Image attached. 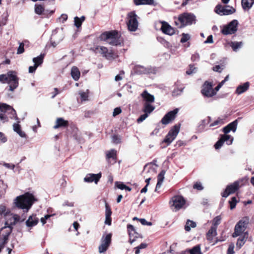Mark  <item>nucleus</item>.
<instances>
[{"label":"nucleus","mask_w":254,"mask_h":254,"mask_svg":"<svg viewBox=\"0 0 254 254\" xmlns=\"http://www.w3.org/2000/svg\"><path fill=\"white\" fill-rule=\"evenodd\" d=\"M106 211L105 216L106 217H111L112 211L111 209L107 203L105 204Z\"/></svg>","instance_id":"8fccbe9b"},{"label":"nucleus","mask_w":254,"mask_h":254,"mask_svg":"<svg viewBox=\"0 0 254 254\" xmlns=\"http://www.w3.org/2000/svg\"><path fill=\"white\" fill-rule=\"evenodd\" d=\"M233 141V137L230 135L227 134L221 135L220 139L216 143L214 146L215 149L220 148L224 143L226 142L228 145H231Z\"/></svg>","instance_id":"2eb2a0df"},{"label":"nucleus","mask_w":254,"mask_h":254,"mask_svg":"<svg viewBox=\"0 0 254 254\" xmlns=\"http://www.w3.org/2000/svg\"><path fill=\"white\" fill-rule=\"evenodd\" d=\"M68 122L64 120L62 118H58L56 122V125L54 126V128L55 129L61 127H65L67 126Z\"/></svg>","instance_id":"a878e982"},{"label":"nucleus","mask_w":254,"mask_h":254,"mask_svg":"<svg viewBox=\"0 0 254 254\" xmlns=\"http://www.w3.org/2000/svg\"><path fill=\"white\" fill-rule=\"evenodd\" d=\"M247 222L245 220H240L235 227V231L232 236L234 238L237 237L242 234L245 231L247 227Z\"/></svg>","instance_id":"4468645a"},{"label":"nucleus","mask_w":254,"mask_h":254,"mask_svg":"<svg viewBox=\"0 0 254 254\" xmlns=\"http://www.w3.org/2000/svg\"><path fill=\"white\" fill-rule=\"evenodd\" d=\"M37 66L34 64V66H30L29 67V73H33L35 72L36 69L37 68Z\"/></svg>","instance_id":"338daca9"},{"label":"nucleus","mask_w":254,"mask_h":254,"mask_svg":"<svg viewBox=\"0 0 254 254\" xmlns=\"http://www.w3.org/2000/svg\"><path fill=\"white\" fill-rule=\"evenodd\" d=\"M195 67H194L192 65H190V69L186 71V73L187 74H191V73L195 72Z\"/></svg>","instance_id":"13d9d810"},{"label":"nucleus","mask_w":254,"mask_h":254,"mask_svg":"<svg viewBox=\"0 0 254 254\" xmlns=\"http://www.w3.org/2000/svg\"><path fill=\"white\" fill-rule=\"evenodd\" d=\"M85 20V17L82 16L80 18L76 16L74 18V25L77 27L79 28L81 26L82 22Z\"/></svg>","instance_id":"58836bf2"},{"label":"nucleus","mask_w":254,"mask_h":254,"mask_svg":"<svg viewBox=\"0 0 254 254\" xmlns=\"http://www.w3.org/2000/svg\"><path fill=\"white\" fill-rule=\"evenodd\" d=\"M186 203V200L182 196H175L172 198L170 201V207L173 211H178L183 208Z\"/></svg>","instance_id":"0eeeda50"},{"label":"nucleus","mask_w":254,"mask_h":254,"mask_svg":"<svg viewBox=\"0 0 254 254\" xmlns=\"http://www.w3.org/2000/svg\"><path fill=\"white\" fill-rule=\"evenodd\" d=\"M180 131V127L178 126H174L169 131L164 142L167 143L168 145L170 144L176 137Z\"/></svg>","instance_id":"f8f14e48"},{"label":"nucleus","mask_w":254,"mask_h":254,"mask_svg":"<svg viewBox=\"0 0 254 254\" xmlns=\"http://www.w3.org/2000/svg\"><path fill=\"white\" fill-rule=\"evenodd\" d=\"M237 202V201L236 198L235 197H233L231 198V200L229 201V203L230 204V209H233L235 207Z\"/></svg>","instance_id":"603ef678"},{"label":"nucleus","mask_w":254,"mask_h":254,"mask_svg":"<svg viewBox=\"0 0 254 254\" xmlns=\"http://www.w3.org/2000/svg\"><path fill=\"white\" fill-rule=\"evenodd\" d=\"M36 201L37 199L33 194L26 192L14 198L13 204L15 207L27 212Z\"/></svg>","instance_id":"f257e3e1"},{"label":"nucleus","mask_w":254,"mask_h":254,"mask_svg":"<svg viewBox=\"0 0 254 254\" xmlns=\"http://www.w3.org/2000/svg\"><path fill=\"white\" fill-rule=\"evenodd\" d=\"M134 71L137 74L147 73L149 72V69L141 65H136L134 68Z\"/></svg>","instance_id":"473e14b6"},{"label":"nucleus","mask_w":254,"mask_h":254,"mask_svg":"<svg viewBox=\"0 0 254 254\" xmlns=\"http://www.w3.org/2000/svg\"><path fill=\"white\" fill-rule=\"evenodd\" d=\"M96 49L98 50L99 52L103 55V57H105V55H106L108 53V51L109 50L106 47L104 46H99Z\"/></svg>","instance_id":"49530a36"},{"label":"nucleus","mask_w":254,"mask_h":254,"mask_svg":"<svg viewBox=\"0 0 254 254\" xmlns=\"http://www.w3.org/2000/svg\"><path fill=\"white\" fill-rule=\"evenodd\" d=\"M254 4V0H242V5L244 10H249Z\"/></svg>","instance_id":"c756f323"},{"label":"nucleus","mask_w":254,"mask_h":254,"mask_svg":"<svg viewBox=\"0 0 254 254\" xmlns=\"http://www.w3.org/2000/svg\"><path fill=\"white\" fill-rule=\"evenodd\" d=\"M155 109V107L152 105L151 103H144L142 111L144 113H146L149 115L151 114Z\"/></svg>","instance_id":"bb28decb"},{"label":"nucleus","mask_w":254,"mask_h":254,"mask_svg":"<svg viewBox=\"0 0 254 254\" xmlns=\"http://www.w3.org/2000/svg\"><path fill=\"white\" fill-rule=\"evenodd\" d=\"M243 45L242 42H231L230 46L233 49V51L236 52L237 50L240 48Z\"/></svg>","instance_id":"79ce46f5"},{"label":"nucleus","mask_w":254,"mask_h":254,"mask_svg":"<svg viewBox=\"0 0 254 254\" xmlns=\"http://www.w3.org/2000/svg\"><path fill=\"white\" fill-rule=\"evenodd\" d=\"M35 12L36 14L38 15H41L42 14H45L44 12V7L43 5L41 4H35Z\"/></svg>","instance_id":"ea45409f"},{"label":"nucleus","mask_w":254,"mask_h":254,"mask_svg":"<svg viewBox=\"0 0 254 254\" xmlns=\"http://www.w3.org/2000/svg\"><path fill=\"white\" fill-rule=\"evenodd\" d=\"M222 123H223V122L221 119H218L216 121H214L213 123L211 124L210 125V127H214L215 126H217L220 124H222Z\"/></svg>","instance_id":"69168bd1"},{"label":"nucleus","mask_w":254,"mask_h":254,"mask_svg":"<svg viewBox=\"0 0 254 254\" xmlns=\"http://www.w3.org/2000/svg\"><path fill=\"white\" fill-rule=\"evenodd\" d=\"M101 177V173H99L97 174H88L84 178V181L86 183L94 182L97 184Z\"/></svg>","instance_id":"6ab92c4d"},{"label":"nucleus","mask_w":254,"mask_h":254,"mask_svg":"<svg viewBox=\"0 0 254 254\" xmlns=\"http://www.w3.org/2000/svg\"><path fill=\"white\" fill-rule=\"evenodd\" d=\"M234 244H231L228 248L227 251V254H234Z\"/></svg>","instance_id":"4d7b16f0"},{"label":"nucleus","mask_w":254,"mask_h":254,"mask_svg":"<svg viewBox=\"0 0 254 254\" xmlns=\"http://www.w3.org/2000/svg\"><path fill=\"white\" fill-rule=\"evenodd\" d=\"M116 186L119 189H120L122 190H125L129 191H130L131 190V189L130 188L127 186L123 183L116 182Z\"/></svg>","instance_id":"37998d69"},{"label":"nucleus","mask_w":254,"mask_h":254,"mask_svg":"<svg viewBox=\"0 0 254 254\" xmlns=\"http://www.w3.org/2000/svg\"><path fill=\"white\" fill-rule=\"evenodd\" d=\"M6 141V137L3 133L0 132V143H5Z\"/></svg>","instance_id":"052dcab7"},{"label":"nucleus","mask_w":254,"mask_h":254,"mask_svg":"<svg viewBox=\"0 0 254 254\" xmlns=\"http://www.w3.org/2000/svg\"><path fill=\"white\" fill-rule=\"evenodd\" d=\"M237 126L238 121L237 120H236L224 127L223 129V132L225 134L228 133L230 131H232L233 132H235L237 129Z\"/></svg>","instance_id":"412c9836"},{"label":"nucleus","mask_w":254,"mask_h":254,"mask_svg":"<svg viewBox=\"0 0 254 254\" xmlns=\"http://www.w3.org/2000/svg\"><path fill=\"white\" fill-rule=\"evenodd\" d=\"M238 22L237 20H233L228 24L224 26L222 30V33L224 35L235 33L237 30Z\"/></svg>","instance_id":"9b49d317"},{"label":"nucleus","mask_w":254,"mask_h":254,"mask_svg":"<svg viewBox=\"0 0 254 254\" xmlns=\"http://www.w3.org/2000/svg\"><path fill=\"white\" fill-rule=\"evenodd\" d=\"M118 57V55L112 50H108V53L105 55V58L108 60H113Z\"/></svg>","instance_id":"c9c22d12"},{"label":"nucleus","mask_w":254,"mask_h":254,"mask_svg":"<svg viewBox=\"0 0 254 254\" xmlns=\"http://www.w3.org/2000/svg\"><path fill=\"white\" fill-rule=\"evenodd\" d=\"M178 112V109H175L173 111L168 112L165 116L162 118L161 123L164 125L168 124L171 121L173 120L176 115Z\"/></svg>","instance_id":"f3484780"},{"label":"nucleus","mask_w":254,"mask_h":254,"mask_svg":"<svg viewBox=\"0 0 254 254\" xmlns=\"http://www.w3.org/2000/svg\"><path fill=\"white\" fill-rule=\"evenodd\" d=\"M147 247V244L145 243H142L138 247L135 248V254H139L140 253V250L145 249Z\"/></svg>","instance_id":"09e8293b"},{"label":"nucleus","mask_w":254,"mask_h":254,"mask_svg":"<svg viewBox=\"0 0 254 254\" xmlns=\"http://www.w3.org/2000/svg\"><path fill=\"white\" fill-rule=\"evenodd\" d=\"M141 97L145 101L144 103H152L154 102V97L153 95L149 94L147 91H144L141 94Z\"/></svg>","instance_id":"5701e85b"},{"label":"nucleus","mask_w":254,"mask_h":254,"mask_svg":"<svg viewBox=\"0 0 254 254\" xmlns=\"http://www.w3.org/2000/svg\"><path fill=\"white\" fill-rule=\"evenodd\" d=\"M52 216V215H46L44 217L41 218V222L43 225H44L46 223V220L48 219Z\"/></svg>","instance_id":"680f3d73"},{"label":"nucleus","mask_w":254,"mask_h":254,"mask_svg":"<svg viewBox=\"0 0 254 254\" xmlns=\"http://www.w3.org/2000/svg\"><path fill=\"white\" fill-rule=\"evenodd\" d=\"M138 220L143 225L151 226L152 225L151 222H147L145 219H139Z\"/></svg>","instance_id":"0e129e2a"},{"label":"nucleus","mask_w":254,"mask_h":254,"mask_svg":"<svg viewBox=\"0 0 254 254\" xmlns=\"http://www.w3.org/2000/svg\"><path fill=\"white\" fill-rule=\"evenodd\" d=\"M137 15L134 11L128 13L127 17V24L130 31H135L138 26Z\"/></svg>","instance_id":"39448f33"},{"label":"nucleus","mask_w":254,"mask_h":254,"mask_svg":"<svg viewBox=\"0 0 254 254\" xmlns=\"http://www.w3.org/2000/svg\"><path fill=\"white\" fill-rule=\"evenodd\" d=\"M79 95L80 96L81 101H85L88 100V90H87L86 92L79 91Z\"/></svg>","instance_id":"a18cd8bd"},{"label":"nucleus","mask_w":254,"mask_h":254,"mask_svg":"<svg viewBox=\"0 0 254 254\" xmlns=\"http://www.w3.org/2000/svg\"><path fill=\"white\" fill-rule=\"evenodd\" d=\"M122 112V110L120 108H116L114 110V112L113 113V116L114 117H115L117 115L120 114Z\"/></svg>","instance_id":"e2e57ef3"},{"label":"nucleus","mask_w":254,"mask_h":254,"mask_svg":"<svg viewBox=\"0 0 254 254\" xmlns=\"http://www.w3.org/2000/svg\"><path fill=\"white\" fill-rule=\"evenodd\" d=\"M217 228L215 227L212 226L210 229L208 231L207 234V239L211 240L217 234L216 233Z\"/></svg>","instance_id":"e433bc0d"},{"label":"nucleus","mask_w":254,"mask_h":254,"mask_svg":"<svg viewBox=\"0 0 254 254\" xmlns=\"http://www.w3.org/2000/svg\"><path fill=\"white\" fill-rule=\"evenodd\" d=\"M10 212V209L7 208L5 205L0 204V215L5 217L9 214Z\"/></svg>","instance_id":"72a5a7b5"},{"label":"nucleus","mask_w":254,"mask_h":254,"mask_svg":"<svg viewBox=\"0 0 254 254\" xmlns=\"http://www.w3.org/2000/svg\"><path fill=\"white\" fill-rule=\"evenodd\" d=\"M250 83L249 82H246L242 84L239 85L236 90V93L238 95H240L245 92H246L249 88Z\"/></svg>","instance_id":"b1692460"},{"label":"nucleus","mask_w":254,"mask_h":254,"mask_svg":"<svg viewBox=\"0 0 254 254\" xmlns=\"http://www.w3.org/2000/svg\"><path fill=\"white\" fill-rule=\"evenodd\" d=\"M71 75L75 81H77L79 79L80 72L77 67L75 66L72 67L71 69Z\"/></svg>","instance_id":"7c9ffc66"},{"label":"nucleus","mask_w":254,"mask_h":254,"mask_svg":"<svg viewBox=\"0 0 254 254\" xmlns=\"http://www.w3.org/2000/svg\"><path fill=\"white\" fill-rule=\"evenodd\" d=\"M221 217L220 216H217L214 218L212 222V226L217 227V226L220 223Z\"/></svg>","instance_id":"de8ad7c7"},{"label":"nucleus","mask_w":254,"mask_h":254,"mask_svg":"<svg viewBox=\"0 0 254 254\" xmlns=\"http://www.w3.org/2000/svg\"><path fill=\"white\" fill-rule=\"evenodd\" d=\"M182 36V37L180 41L182 43L187 42L190 38V35L188 34L183 33Z\"/></svg>","instance_id":"3c124183"},{"label":"nucleus","mask_w":254,"mask_h":254,"mask_svg":"<svg viewBox=\"0 0 254 254\" xmlns=\"http://www.w3.org/2000/svg\"><path fill=\"white\" fill-rule=\"evenodd\" d=\"M195 21V16L191 13H184L179 15L178 21L180 23V27L190 25L194 23Z\"/></svg>","instance_id":"423d86ee"},{"label":"nucleus","mask_w":254,"mask_h":254,"mask_svg":"<svg viewBox=\"0 0 254 254\" xmlns=\"http://www.w3.org/2000/svg\"><path fill=\"white\" fill-rule=\"evenodd\" d=\"M213 85L211 82L205 81L202 86L201 90L202 94L206 97H212L216 95V92L214 91Z\"/></svg>","instance_id":"9d476101"},{"label":"nucleus","mask_w":254,"mask_h":254,"mask_svg":"<svg viewBox=\"0 0 254 254\" xmlns=\"http://www.w3.org/2000/svg\"><path fill=\"white\" fill-rule=\"evenodd\" d=\"M161 30L162 32L169 35H173L175 33V29L165 21H161Z\"/></svg>","instance_id":"a211bd4d"},{"label":"nucleus","mask_w":254,"mask_h":254,"mask_svg":"<svg viewBox=\"0 0 254 254\" xmlns=\"http://www.w3.org/2000/svg\"><path fill=\"white\" fill-rule=\"evenodd\" d=\"M127 228L128 234L130 237L129 242L130 244H132L135 241V240L134 239H132L131 238H138L139 236V234L136 232L134 227L131 224L128 225Z\"/></svg>","instance_id":"aec40b11"},{"label":"nucleus","mask_w":254,"mask_h":254,"mask_svg":"<svg viewBox=\"0 0 254 254\" xmlns=\"http://www.w3.org/2000/svg\"><path fill=\"white\" fill-rule=\"evenodd\" d=\"M101 41H106L108 44L113 46L122 45L123 40L119 36L116 31H107L103 33L99 37Z\"/></svg>","instance_id":"f03ea898"},{"label":"nucleus","mask_w":254,"mask_h":254,"mask_svg":"<svg viewBox=\"0 0 254 254\" xmlns=\"http://www.w3.org/2000/svg\"><path fill=\"white\" fill-rule=\"evenodd\" d=\"M240 182L236 181L227 187L225 191L222 193L223 197H227L230 194L234 193L240 187Z\"/></svg>","instance_id":"dca6fc26"},{"label":"nucleus","mask_w":254,"mask_h":254,"mask_svg":"<svg viewBox=\"0 0 254 254\" xmlns=\"http://www.w3.org/2000/svg\"><path fill=\"white\" fill-rule=\"evenodd\" d=\"M24 44L23 43H20L19 47L17 49V54H22L24 52Z\"/></svg>","instance_id":"5fc2aeb1"},{"label":"nucleus","mask_w":254,"mask_h":254,"mask_svg":"<svg viewBox=\"0 0 254 254\" xmlns=\"http://www.w3.org/2000/svg\"><path fill=\"white\" fill-rule=\"evenodd\" d=\"M4 218L5 219V224L8 227H11L18 222H22L24 220V219H21L19 215L11 213V212Z\"/></svg>","instance_id":"1a4fd4ad"},{"label":"nucleus","mask_w":254,"mask_h":254,"mask_svg":"<svg viewBox=\"0 0 254 254\" xmlns=\"http://www.w3.org/2000/svg\"><path fill=\"white\" fill-rule=\"evenodd\" d=\"M117 151L115 149H112L107 152L106 156L107 159L113 158L116 159Z\"/></svg>","instance_id":"a19ab883"},{"label":"nucleus","mask_w":254,"mask_h":254,"mask_svg":"<svg viewBox=\"0 0 254 254\" xmlns=\"http://www.w3.org/2000/svg\"><path fill=\"white\" fill-rule=\"evenodd\" d=\"M215 11L221 15H229L233 13L235 11V9L233 7L229 5L222 6L218 5L215 7Z\"/></svg>","instance_id":"ddd939ff"},{"label":"nucleus","mask_w":254,"mask_h":254,"mask_svg":"<svg viewBox=\"0 0 254 254\" xmlns=\"http://www.w3.org/2000/svg\"><path fill=\"white\" fill-rule=\"evenodd\" d=\"M44 54H41L40 56L33 59L34 64L38 66L43 63Z\"/></svg>","instance_id":"4c0bfd02"},{"label":"nucleus","mask_w":254,"mask_h":254,"mask_svg":"<svg viewBox=\"0 0 254 254\" xmlns=\"http://www.w3.org/2000/svg\"><path fill=\"white\" fill-rule=\"evenodd\" d=\"M8 118L18 119L14 109L6 104H0V121L4 123L8 121Z\"/></svg>","instance_id":"20e7f679"},{"label":"nucleus","mask_w":254,"mask_h":254,"mask_svg":"<svg viewBox=\"0 0 254 254\" xmlns=\"http://www.w3.org/2000/svg\"><path fill=\"white\" fill-rule=\"evenodd\" d=\"M112 142L115 144H118L121 142V138L117 135H114L112 136Z\"/></svg>","instance_id":"864d4df0"},{"label":"nucleus","mask_w":254,"mask_h":254,"mask_svg":"<svg viewBox=\"0 0 254 254\" xmlns=\"http://www.w3.org/2000/svg\"><path fill=\"white\" fill-rule=\"evenodd\" d=\"M18 123L19 122H18L17 123H14L13 124V129L20 137L25 138L26 137V135L25 132L21 130V126Z\"/></svg>","instance_id":"393cba45"},{"label":"nucleus","mask_w":254,"mask_h":254,"mask_svg":"<svg viewBox=\"0 0 254 254\" xmlns=\"http://www.w3.org/2000/svg\"><path fill=\"white\" fill-rule=\"evenodd\" d=\"M135 5H154V0H133Z\"/></svg>","instance_id":"2f4dec72"},{"label":"nucleus","mask_w":254,"mask_h":254,"mask_svg":"<svg viewBox=\"0 0 254 254\" xmlns=\"http://www.w3.org/2000/svg\"><path fill=\"white\" fill-rule=\"evenodd\" d=\"M149 115L146 113H144L143 115H141L139 118L137 119V122L139 123L144 121L148 117Z\"/></svg>","instance_id":"6e6d98bb"},{"label":"nucleus","mask_w":254,"mask_h":254,"mask_svg":"<svg viewBox=\"0 0 254 254\" xmlns=\"http://www.w3.org/2000/svg\"><path fill=\"white\" fill-rule=\"evenodd\" d=\"M111 234L103 235L101 240V245L99 246V252L103 253L108 249L111 242Z\"/></svg>","instance_id":"6e6552de"},{"label":"nucleus","mask_w":254,"mask_h":254,"mask_svg":"<svg viewBox=\"0 0 254 254\" xmlns=\"http://www.w3.org/2000/svg\"><path fill=\"white\" fill-rule=\"evenodd\" d=\"M0 81L7 83L9 86V90L13 91L18 86V78L16 73L13 71H8L7 74L0 75Z\"/></svg>","instance_id":"7ed1b4c3"},{"label":"nucleus","mask_w":254,"mask_h":254,"mask_svg":"<svg viewBox=\"0 0 254 254\" xmlns=\"http://www.w3.org/2000/svg\"><path fill=\"white\" fill-rule=\"evenodd\" d=\"M222 69L223 68L219 65H215L213 68L214 71L219 72H220L222 71Z\"/></svg>","instance_id":"774afa93"},{"label":"nucleus","mask_w":254,"mask_h":254,"mask_svg":"<svg viewBox=\"0 0 254 254\" xmlns=\"http://www.w3.org/2000/svg\"><path fill=\"white\" fill-rule=\"evenodd\" d=\"M196 226V224L195 222L188 220L185 225V229L187 231H190V230L191 228H194Z\"/></svg>","instance_id":"c03bdc74"},{"label":"nucleus","mask_w":254,"mask_h":254,"mask_svg":"<svg viewBox=\"0 0 254 254\" xmlns=\"http://www.w3.org/2000/svg\"><path fill=\"white\" fill-rule=\"evenodd\" d=\"M193 188L201 190H203V187L201 183L197 182L194 185Z\"/></svg>","instance_id":"bf43d9fd"},{"label":"nucleus","mask_w":254,"mask_h":254,"mask_svg":"<svg viewBox=\"0 0 254 254\" xmlns=\"http://www.w3.org/2000/svg\"><path fill=\"white\" fill-rule=\"evenodd\" d=\"M165 174V171L164 170H162L158 175V182L156 185L155 191H157L158 189H159L164 179V176Z\"/></svg>","instance_id":"c85d7f7f"},{"label":"nucleus","mask_w":254,"mask_h":254,"mask_svg":"<svg viewBox=\"0 0 254 254\" xmlns=\"http://www.w3.org/2000/svg\"><path fill=\"white\" fill-rule=\"evenodd\" d=\"M248 233L247 232L244 233V235L242 237H240L237 242L236 246L239 249H240L245 243L248 238Z\"/></svg>","instance_id":"cd10ccee"},{"label":"nucleus","mask_w":254,"mask_h":254,"mask_svg":"<svg viewBox=\"0 0 254 254\" xmlns=\"http://www.w3.org/2000/svg\"><path fill=\"white\" fill-rule=\"evenodd\" d=\"M39 222V219L35 215L30 216L26 221V225L28 227H32L36 226Z\"/></svg>","instance_id":"4be33fe9"},{"label":"nucleus","mask_w":254,"mask_h":254,"mask_svg":"<svg viewBox=\"0 0 254 254\" xmlns=\"http://www.w3.org/2000/svg\"><path fill=\"white\" fill-rule=\"evenodd\" d=\"M190 254H202L200 247L199 245L195 246L192 248L187 250Z\"/></svg>","instance_id":"f704fd0d"}]
</instances>
